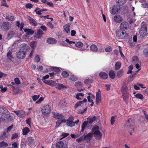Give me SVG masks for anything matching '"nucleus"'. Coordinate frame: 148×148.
I'll return each mask as SVG.
<instances>
[{"label":"nucleus","instance_id":"1","mask_svg":"<svg viewBox=\"0 0 148 148\" xmlns=\"http://www.w3.org/2000/svg\"><path fill=\"white\" fill-rule=\"evenodd\" d=\"M125 126L129 131L130 135L136 129V126L134 121L131 119H129L126 122Z\"/></svg>","mask_w":148,"mask_h":148},{"label":"nucleus","instance_id":"2","mask_svg":"<svg viewBox=\"0 0 148 148\" xmlns=\"http://www.w3.org/2000/svg\"><path fill=\"white\" fill-rule=\"evenodd\" d=\"M91 132L96 139L100 140L101 138L102 134L100 132L98 126H94L92 129Z\"/></svg>","mask_w":148,"mask_h":148},{"label":"nucleus","instance_id":"3","mask_svg":"<svg viewBox=\"0 0 148 148\" xmlns=\"http://www.w3.org/2000/svg\"><path fill=\"white\" fill-rule=\"evenodd\" d=\"M121 89L123 99L127 103L129 100V95L128 89L125 84H124L123 85Z\"/></svg>","mask_w":148,"mask_h":148},{"label":"nucleus","instance_id":"4","mask_svg":"<svg viewBox=\"0 0 148 148\" xmlns=\"http://www.w3.org/2000/svg\"><path fill=\"white\" fill-rule=\"evenodd\" d=\"M41 111L44 115H47L49 114L51 112V107L49 105H45L42 108Z\"/></svg>","mask_w":148,"mask_h":148},{"label":"nucleus","instance_id":"5","mask_svg":"<svg viewBox=\"0 0 148 148\" xmlns=\"http://www.w3.org/2000/svg\"><path fill=\"white\" fill-rule=\"evenodd\" d=\"M116 35L119 39H124L126 36V33L125 31L120 30L116 32Z\"/></svg>","mask_w":148,"mask_h":148},{"label":"nucleus","instance_id":"6","mask_svg":"<svg viewBox=\"0 0 148 148\" xmlns=\"http://www.w3.org/2000/svg\"><path fill=\"white\" fill-rule=\"evenodd\" d=\"M25 52L21 50H20L16 52V56L20 59H23L25 58L26 54Z\"/></svg>","mask_w":148,"mask_h":148},{"label":"nucleus","instance_id":"7","mask_svg":"<svg viewBox=\"0 0 148 148\" xmlns=\"http://www.w3.org/2000/svg\"><path fill=\"white\" fill-rule=\"evenodd\" d=\"M11 27L9 23L8 22H3L1 25V29L4 30H8Z\"/></svg>","mask_w":148,"mask_h":148},{"label":"nucleus","instance_id":"8","mask_svg":"<svg viewBox=\"0 0 148 148\" xmlns=\"http://www.w3.org/2000/svg\"><path fill=\"white\" fill-rule=\"evenodd\" d=\"M8 110L7 109L4 107H0V115L3 117V116L5 115L8 113Z\"/></svg>","mask_w":148,"mask_h":148},{"label":"nucleus","instance_id":"9","mask_svg":"<svg viewBox=\"0 0 148 148\" xmlns=\"http://www.w3.org/2000/svg\"><path fill=\"white\" fill-rule=\"evenodd\" d=\"M129 27V23L126 22H122L120 25V28L122 30L127 29Z\"/></svg>","mask_w":148,"mask_h":148},{"label":"nucleus","instance_id":"10","mask_svg":"<svg viewBox=\"0 0 148 148\" xmlns=\"http://www.w3.org/2000/svg\"><path fill=\"white\" fill-rule=\"evenodd\" d=\"M96 100L97 104H99L101 100V92L99 90L96 93Z\"/></svg>","mask_w":148,"mask_h":148},{"label":"nucleus","instance_id":"11","mask_svg":"<svg viewBox=\"0 0 148 148\" xmlns=\"http://www.w3.org/2000/svg\"><path fill=\"white\" fill-rule=\"evenodd\" d=\"M13 112L15 113L18 116L21 118L24 117L25 115V113L23 110L13 111Z\"/></svg>","mask_w":148,"mask_h":148},{"label":"nucleus","instance_id":"12","mask_svg":"<svg viewBox=\"0 0 148 148\" xmlns=\"http://www.w3.org/2000/svg\"><path fill=\"white\" fill-rule=\"evenodd\" d=\"M25 32L26 33V37H29L30 36L32 35L34 33V31L31 29H25Z\"/></svg>","mask_w":148,"mask_h":148},{"label":"nucleus","instance_id":"13","mask_svg":"<svg viewBox=\"0 0 148 148\" xmlns=\"http://www.w3.org/2000/svg\"><path fill=\"white\" fill-rule=\"evenodd\" d=\"M119 6L117 5H114L111 11L110 12L111 14H115L117 12L119 9Z\"/></svg>","mask_w":148,"mask_h":148},{"label":"nucleus","instance_id":"14","mask_svg":"<svg viewBox=\"0 0 148 148\" xmlns=\"http://www.w3.org/2000/svg\"><path fill=\"white\" fill-rule=\"evenodd\" d=\"M114 21L117 23H119L122 20V17L119 15H117L114 17Z\"/></svg>","mask_w":148,"mask_h":148},{"label":"nucleus","instance_id":"15","mask_svg":"<svg viewBox=\"0 0 148 148\" xmlns=\"http://www.w3.org/2000/svg\"><path fill=\"white\" fill-rule=\"evenodd\" d=\"M97 117L94 116L92 117H88L87 118V122L90 124L93 123L95 121H96Z\"/></svg>","mask_w":148,"mask_h":148},{"label":"nucleus","instance_id":"16","mask_svg":"<svg viewBox=\"0 0 148 148\" xmlns=\"http://www.w3.org/2000/svg\"><path fill=\"white\" fill-rule=\"evenodd\" d=\"M70 25L69 24H66L63 26L64 31L67 34H69L70 33Z\"/></svg>","mask_w":148,"mask_h":148},{"label":"nucleus","instance_id":"17","mask_svg":"<svg viewBox=\"0 0 148 148\" xmlns=\"http://www.w3.org/2000/svg\"><path fill=\"white\" fill-rule=\"evenodd\" d=\"M52 114L53 117L57 119H62L63 116L62 115L57 112H53Z\"/></svg>","mask_w":148,"mask_h":148},{"label":"nucleus","instance_id":"18","mask_svg":"<svg viewBox=\"0 0 148 148\" xmlns=\"http://www.w3.org/2000/svg\"><path fill=\"white\" fill-rule=\"evenodd\" d=\"M87 102V99H84L82 101H79L76 103L74 106L75 108H76L79 106H81V105L84 103H86Z\"/></svg>","mask_w":148,"mask_h":148},{"label":"nucleus","instance_id":"19","mask_svg":"<svg viewBox=\"0 0 148 148\" xmlns=\"http://www.w3.org/2000/svg\"><path fill=\"white\" fill-rule=\"evenodd\" d=\"M92 135V133H89L86 135H83V136H84V139L88 141H90L91 139Z\"/></svg>","mask_w":148,"mask_h":148},{"label":"nucleus","instance_id":"20","mask_svg":"<svg viewBox=\"0 0 148 148\" xmlns=\"http://www.w3.org/2000/svg\"><path fill=\"white\" fill-rule=\"evenodd\" d=\"M47 41L48 43L50 44H55L57 42V40L54 38H47Z\"/></svg>","mask_w":148,"mask_h":148},{"label":"nucleus","instance_id":"21","mask_svg":"<svg viewBox=\"0 0 148 148\" xmlns=\"http://www.w3.org/2000/svg\"><path fill=\"white\" fill-rule=\"evenodd\" d=\"M99 75L100 77L104 79H107L108 76V74L104 72H101L99 73Z\"/></svg>","mask_w":148,"mask_h":148},{"label":"nucleus","instance_id":"22","mask_svg":"<svg viewBox=\"0 0 148 148\" xmlns=\"http://www.w3.org/2000/svg\"><path fill=\"white\" fill-rule=\"evenodd\" d=\"M30 24L33 26H36L37 25V22L35 20L31 17L29 16L28 18Z\"/></svg>","mask_w":148,"mask_h":148},{"label":"nucleus","instance_id":"23","mask_svg":"<svg viewBox=\"0 0 148 148\" xmlns=\"http://www.w3.org/2000/svg\"><path fill=\"white\" fill-rule=\"evenodd\" d=\"M66 121V120L63 119V118L62 119H60L57 121L56 123V127H58L63 122H65Z\"/></svg>","mask_w":148,"mask_h":148},{"label":"nucleus","instance_id":"24","mask_svg":"<svg viewBox=\"0 0 148 148\" xmlns=\"http://www.w3.org/2000/svg\"><path fill=\"white\" fill-rule=\"evenodd\" d=\"M64 145V143L62 141H60L56 143V147L57 148H62Z\"/></svg>","mask_w":148,"mask_h":148},{"label":"nucleus","instance_id":"25","mask_svg":"<svg viewBox=\"0 0 148 148\" xmlns=\"http://www.w3.org/2000/svg\"><path fill=\"white\" fill-rule=\"evenodd\" d=\"M7 56L8 58L10 60L13 61L12 60L14 58L12 54V52L11 51H9L7 53Z\"/></svg>","mask_w":148,"mask_h":148},{"label":"nucleus","instance_id":"26","mask_svg":"<svg viewBox=\"0 0 148 148\" xmlns=\"http://www.w3.org/2000/svg\"><path fill=\"white\" fill-rule=\"evenodd\" d=\"M90 50L92 51L96 52L98 50V48L96 45L92 44L90 46Z\"/></svg>","mask_w":148,"mask_h":148},{"label":"nucleus","instance_id":"27","mask_svg":"<svg viewBox=\"0 0 148 148\" xmlns=\"http://www.w3.org/2000/svg\"><path fill=\"white\" fill-rule=\"evenodd\" d=\"M22 131L23 134V135H26L30 132V130L28 127H25L23 129Z\"/></svg>","mask_w":148,"mask_h":148},{"label":"nucleus","instance_id":"28","mask_svg":"<svg viewBox=\"0 0 148 148\" xmlns=\"http://www.w3.org/2000/svg\"><path fill=\"white\" fill-rule=\"evenodd\" d=\"M88 122L86 121H84L82 123L81 126V132H83L84 131L88 125Z\"/></svg>","mask_w":148,"mask_h":148},{"label":"nucleus","instance_id":"29","mask_svg":"<svg viewBox=\"0 0 148 148\" xmlns=\"http://www.w3.org/2000/svg\"><path fill=\"white\" fill-rule=\"evenodd\" d=\"M65 41L67 43H68L69 44V47L74 48L73 46V45L75 44V42L74 41H70L69 39L66 38L65 40Z\"/></svg>","mask_w":148,"mask_h":148},{"label":"nucleus","instance_id":"30","mask_svg":"<svg viewBox=\"0 0 148 148\" xmlns=\"http://www.w3.org/2000/svg\"><path fill=\"white\" fill-rule=\"evenodd\" d=\"M126 2V0H116V2L119 5H124Z\"/></svg>","mask_w":148,"mask_h":148},{"label":"nucleus","instance_id":"31","mask_svg":"<svg viewBox=\"0 0 148 148\" xmlns=\"http://www.w3.org/2000/svg\"><path fill=\"white\" fill-rule=\"evenodd\" d=\"M109 75L110 77L112 79H114L115 78V74L114 71H110L109 72Z\"/></svg>","mask_w":148,"mask_h":148},{"label":"nucleus","instance_id":"32","mask_svg":"<svg viewBox=\"0 0 148 148\" xmlns=\"http://www.w3.org/2000/svg\"><path fill=\"white\" fill-rule=\"evenodd\" d=\"M84 96V94L82 93H77L75 96L76 98L78 100H80L82 99L81 97H83Z\"/></svg>","mask_w":148,"mask_h":148},{"label":"nucleus","instance_id":"33","mask_svg":"<svg viewBox=\"0 0 148 148\" xmlns=\"http://www.w3.org/2000/svg\"><path fill=\"white\" fill-rule=\"evenodd\" d=\"M34 141V139L32 137H29L27 138V142L29 144H32Z\"/></svg>","mask_w":148,"mask_h":148},{"label":"nucleus","instance_id":"34","mask_svg":"<svg viewBox=\"0 0 148 148\" xmlns=\"http://www.w3.org/2000/svg\"><path fill=\"white\" fill-rule=\"evenodd\" d=\"M56 88L58 89L66 88L67 87L62 84H58L56 85Z\"/></svg>","mask_w":148,"mask_h":148},{"label":"nucleus","instance_id":"35","mask_svg":"<svg viewBox=\"0 0 148 148\" xmlns=\"http://www.w3.org/2000/svg\"><path fill=\"white\" fill-rule=\"evenodd\" d=\"M123 74V71L122 69L119 70L117 73V75L119 78L121 77Z\"/></svg>","mask_w":148,"mask_h":148},{"label":"nucleus","instance_id":"36","mask_svg":"<svg viewBox=\"0 0 148 148\" xmlns=\"http://www.w3.org/2000/svg\"><path fill=\"white\" fill-rule=\"evenodd\" d=\"M8 146V144L4 141H2L0 143V148H3Z\"/></svg>","mask_w":148,"mask_h":148},{"label":"nucleus","instance_id":"37","mask_svg":"<svg viewBox=\"0 0 148 148\" xmlns=\"http://www.w3.org/2000/svg\"><path fill=\"white\" fill-rule=\"evenodd\" d=\"M6 18L8 20L11 21H13L14 20V16L11 14H8L6 17Z\"/></svg>","mask_w":148,"mask_h":148},{"label":"nucleus","instance_id":"38","mask_svg":"<svg viewBox=\"0 0 148 148\" xmlns=\"http://www.w3.org/2000/svg\"><path fill=\"white\" fill-rule=\"evenodd\" d=\"M27 45L25 44H23L22 45V46L21 47V50L24 51L25 52L27 50Z\"/></svg>","mask_w":148,"mask_h":148},{"label":"nucleus","instance_id":"39","mask_svg":"<svg viewBox=\"0 0 148 148\" xmlns=\"http://www.w3.org/2000/svg\"><path fill=\"white\" fill-rule=\"evenodd\" d=\"M56 84V82L52 80H48L47 81V84L51 86H55Z\"/></svg>","mask_w":148,"mask_h":148},{"label":"nucleus","instance_id":"40","mask_svg":"<svg viewBox=\"0 0 148 148\" xmlns=\"http://www.w3.org/2000/svg\"><path fill=\"white\" fill-rule=\"evenodd\" d=\"M83 45L82 42H76V43H75V44H73V46L74 47L75 46L78 47H82Z\"/></svg>","mask_w":148,"mask_h":148},{"label":"nucleus","instance_id":"41","mask_svg":"<svg viewBox=\"0 0 148 148\" xmlns=\"http://www.w3.org/2000/svg\"><path fill=\"white\" fill-rule=\"evenodd\" d=\"M5 118H7L8 121H12L13 119V117L12 116H11L10 114H8V113L5 115Z\"/></svg>","mask_w":148,"mask_h":148},{"label":"nucleus","instance_id":"42","mask_svg":"<svg viewBox=\"0 0 148 148\" xmlns=\"http://www.w3.org/2000/svg\"><path fill=\"white\" fill-rule=\"evenodd\" d=\"M121 63L119 62H117L115 66V69L116 70H118L121 67Z\"/></svg>","mask_w":148,"mask_h":148},{"label":"nucleus","instance_id":"43","mask_svg":"<svg viewBox=\"0 0 148 148\" xmlns=\"http://www.w3.org/2000/svg\"><path fill=\"white\" fill-rule=\"evenodd\" d=\"M134 95L137 98L140 99L141 100H143L144 98L143 95L140 94L138 93L135 95Z\"/></svg>","mask_w":148,"mask_h":148},{"label":"nucleus","instance_id":"44","mask_svg":"<svg viewBox=\"0 0 148 148\" xmlns=\"http://www.w3.org/2000/svg\"><path fill=\"white\" fill-rule=\"evenodd\" d=\"M66 124L67 125L70 127H73L75 126V123L74 122L71 121H67Z\"/></svg>","mask_w":148,"mask_h":148},{"label":"nucleus","instance_id":"45","mask_svg":"<svg viewBox=\"0 0 148 148\" xmlns=\"http://www.w3.org/2000/svg\"><path fill=\"white\" fill-rule=\"evenodd\" d=\"M69 79L71 81H75L77 79V78L73 75H72L70 76Z\"/></svg>","mask_w":148,"mask_h":148},{"label":"nucleus","instance_id":"46","mask_svg":"<svg viewBox=\"0 0 148 148\" xmlns=\"http://www.w3.org/2000/svg\"><path fill=\"white\" fill-rule=\"evenodd\" d=\"M36 46V41H33L31 42L30 43V46L33 49Z\"/></svg>","mask_w":148,"mask_h":148},{"label":"nucleus","instance_id":"47","mask_svg":"<svg viewBox=\"0 0 148 148\" xmlns=\"http://www.w3.org/2000/svg\"><path fill=\"white\" fill-rule=\"evenodd\" d=\"M143 53L145 56L148 57V47L144 49L143 51Z\"/></svg>","mask_w":148,"mask_h":148},{"label":"nucleus","instance_id":"48","mask_svg":"<svg viewBox=\"0 0 148 148\" xmlns=\"http://www.w3.org/2000/svg\"><path fill=\"white\" fill-rule=\"evenodd\" d=\"M62 76L64 78H67L69 76V73L66 71H63L62 73Z\"/></svg>","mask_w":148,"mask_h":148},{"label":"nucleus","instance_id":"49","mask_svg":"<svg viewBox=\"0 0 148 148\" xmlns=\"http://www.w3.org/2000/svg\"><path fill=\"white\" fill-rule=\"evenodd\" d=\"M51 69L53 71H56L57 72H59L60 71V70L58 68L56 67H52Z\"/></svg>","mask_w":148,"mask_h":148},{"label":"nucleus","instance_id":"50","mask_svg":"<svg viewBox=\"0 0 148 148\" xmlns=\"http://www.w3.org/2000/svg\"><path fill=\"white\" fill-rule=\"evenodd\" d=\"M34 12H36V14H37L41 15L42 14L39 8H36V9L34 10Z\"/></svg>","mask_w":148,"mask_h":148},{"label":"nucleus","instance_id":"51","mask_svg":"<svg viewBox=\"0 0 148 148\" xmlns=\"http://www.w3.org/2000/svg\"><path fill=\"white\" fill-rule=\"evenodd\" d=\"M92 80L91 79H86L84 81V83L85 84H88L92 83Z\"/></svg>","mask_w":148,"mask_h":148},{"label":"nucleus","instance_id":"52","mask_svg":"<svg viewBox=\"0 0 148 148\" xmlns=\"http://www.w3.org/2000/svg\"><path fill=\"white\" fill-rule=\"evenodd\" d=\"M84 136H82L80 138H77L76 139V141L78 143L80 142L82 140H84Z\"/></svg>","mask_w":148,"mask_h":148},{"label":"nucleus","instance_id":"53","mask_svg":"<svg viewBox=\"0 0 148 148\" xmlns=\"http://www.w3.org/2000/svg\"><path fill=\"white\" fill-rule=\"evenodd\" d=\"M40 97L39 95H34L32 97V99L34 101H36V100Z\"/></svg>","mask_w":148,"mask_h":148},{"label":"nucleus","instance_id":"54","mask_svg":"<svg viewBox=\"0 0 148 148\" xmlns=\"http://www.w3.org/2000/svg\"><path fill=\"white\" fill-rule=\"evenodd\" d=\"M132 61L135 63L138 62V58L136 56H134L132 58Z\"/></svg>","mask_w":148,"mask_h":148},{"label":"nucleus","instance_id":"55","mask_svg":"<svg viewBox=\"0 0 148 148\" xmlns=\"http://www.w3.org/2000/svg\"><path fill=\"white\" fill-rule=\"evenodd\" d=\"M44 98L42 97H41L40 99L36 101V104H39L42 101H43L44 100Z\"/></svg>","mask_w":148,"mask_h":148},{"label":"nucleus","instance_id":"56","mask_svg":"<svg viewBox=\"0 0 148 148\" xmlns=\"http://www.w3.org/2000/svg\"><path fill=\"white\" fill-rule=\"evenodd\" d=\"M35 61L36 62H39L40 61L39 57L37 54H36L35 58Z\"/></svg>","mask_w":148,"mask_h":148},{"label":"nucleus","instance_id":"57","mask_svg":"<svg viewBox=\"0 0 148 148\" xmlns=\"http://www.w3.org/2000/svg\"><path fill=\"white\" fill-rule=\"evenodd\" d=\"M14 34V32L13 31H10L9 32L8 36L9 37H12Z\"/></svg>","mask_w":148,"mask_h":148},{"label":"nucleus","instance_id":"58","mask_svg":"<svg viewBox=\"0 0 148 148\" xmlns=\"http://www.w3.org/2000/svg\"><path fill=\"white\" fill-rule=\"evenodd\" d=\"M15 83L17 84L18 85L20 84L21 82L18 78L17 77L14 79Z\"/></svg>","mask_w":148,"mask_h":148},{"label":"nucleus","instance_id":"59","mask_svg":"<svg viewBox=\"0 0 148 148\" xmlns=\"http://www.w3.org/2000/svg\"><path fill=\"white\" fill-rule=\"evenodd\" d=\"M33 6V5L31 3H28L26 5L25 7L27 8L31 9Z\"/></svg>","mask_w":148,"mask_h":148},{"label":"nucleus","instance_id":"60","mask_svg":"<svg viewBox=\"0 0 148 148\" xmlns=\"http://www.w3.org/2000/svg\"><path fill=\"white\" fill-rule=\"evenodd\" d=\"M140 30L144 32H145L147 31V28L145 26H143L141 27Z\"/></svg>","mask_w":148,"mask_h":148},{"label":"nucleus","instance_id":"61","mask_svg":"<svg viewBox=\"0 0 148 148\" xmlns=\"http://www.w3.org/2000/svg\"><path fill=\"white\" fill-rule=\"evenodd\" d=\"M13 125H12L11 126H9L7 129V132L8 133L10 132L11 129L13 127Z\"/></svg>","mask_w":148,"mask_h":148},{"label":"nucleus","instance_id":"62","mask_svg":"<svg viewBox=\"0 0 148 148\" xmlns=\"http://www.w3.org/2000/svg\"><path fill=\"white\" fill-rule=\"evenodd\" d=\"M12 147L13 148H16L18 147V145L16 142H14L12 144Z\"/></svg>","mask_w":148,"mask_h":148},{"label":"nucleus","instance_id":"63","mask_svg":"<svg viewBox=\"0 0 148 148\" xmlns=\"http://www.w3.org/2000/svg\"><path fill=\"white\" fill-rule=\"evenodd\" d=\"M112 51V49L110 47H108L105 49V51L106 52H110Z\"/></svg>","mask_w":148,"mask_h":148},{"label":"nucleus","instance_id":"64","mask_svg":"<svg viewBox=\"0 0 148 148\" xmlns=\"http://www.w3.org/2000/svg\"><path fill=\"white\" fill-rule=\"evenodd\" d=\"M48 25L52 29L53 28V25L51 22H49L47 23Z\"/></svg>","mask_w":148,"mask_h":148}]
</instances>
